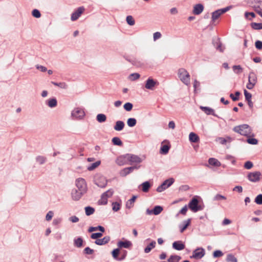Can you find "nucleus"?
Segmentation results:
<instances>
[{
    "label": "nucleus",
    "mask_w": 262,
    "mask_h": 262,
    "mask_svg": "<svg viewBox=\"0 0 262 262\" xmlns=\"http://www.w3.org/2000/svg\"><path fill=\"white\" fill-rule=\"evenodd\" d=\"M190 209L194 212L203 209V207L199 204V200L196 196H194L188 204Z\"/></svg>",
    "instance_id": "nucleus-3"
},
{
    "label": "nucleus",
    "mask_w": 262,
    "mask_h": 262,
    "mask_svg": "<svg viewBox=\"0 0 262 262\" xmlns=\"http://www.w3.org/2000/svg\"><path fill=\"white\" fill-rule=\"evenodd\" d=\"M253 166L252 162L251 161H247L244 164V168L247 169H250Z\"/></svg>",
    "instance_id": "nucleus-57"
},
{
    "label": "nucleus",
    "mask_w": 262,
    "mask_h": 262,
    "mask_svg": "<svg viewBox=\"0 0 262 262\" xmlns=\"http://www.w3.org/2000/svg\"><path fill=\"white\" fill-rule=\"evenodd\" d=\"M185 245L181 241H176L172 243V248L177 250H182L185 248Z\"/></svg>",
    "instance_id": "nucleus-21"
},
{
    "label": "nucleus",
    "mask_w": 262,
    "mask_h": 262,
    "mask_svg": "<svg viewBox=\"0 0 262 262\" xmlns=\"http://www.w3.org/2000/svg\"><path fill=\"white\" fill-rule=\"evenodd\" d=\"M156 245V243L155 241H152L145 249L144 252L146 253H149L151 250L155 248Z\"/></svg>",
    "instance_id": "nucleus-32"
},
{
    "label": "nucleus",
    "mask_w": 262,
    "mask_h": 262,
    "mask_svg": "<svg viewBox=\"0 0 262 262\" xmlns=\"http://www.w3.org/2000/svg\"><path fill=\"white\" fill-rule=\"evenodd\" d=\"M133 107V105L132 103L130 102H126L124 104L123 107L126 111H130Z\"/></svg>",
    "instance_id": "nucleus-52"
},
{
    "label": "nucleus",
    "mask_w": 262,
    "mask_h": 262,
    "mask_svg": "<svg viewBox=\"0 0 262 262\" xmlns=\"http://www.w3.org/2000/svg\"><path fill=\"white\" fill-rule=\"evenodd\" d=\"M208 163L210 165L216 167H218L221 165V163L217 159L213 158H211L209 159Z\"/></svg>",
    "instance_id": "nucleus-33"
},
{
    "label": "nucleus",
    "mask_w": 262,
    "mask_h": 262,
    "mask_svg": "<svg viewBox=\"0 0 262 262\" xmlns=\"http://www.w3.org/2000/svg\"><path fill=\"white\" fill-rule=\"evenodd\" d=\"M84 194L85 193L82 192L78 189H73L71 192V196L74 201H77L79 200Z\"/></svg>",
    "instance_id": "nucleus-11"
},
{
    "label": "nucleus",
    "mask_w": 262,
    "mask_h": 262,
    "mask_svg": "<svg viewBox=\"0 0 262 262\" xmlns=\"http://www.w3.org/2000/svg\"><path fill=\"white\" fill-rule=\"evenodd\" d=\"M247 141L249 144L252 145H256L258 143L257 140L255 138H248Z\"/></svg>",
    "instance_id": "nucleus-60"
},
{
    "label": "nucleus",
    "mask_w": 262,
    "mask_h": 262,
    "mask_svg": "<svg viewBox=\"0 0 262 262\" xmlns=\"http://www.w3.org/2000/svg\"><path fill=\"white\" fill-rule=\"evenodd\" d=\"M48 106L51 108L55 107L57 105V101L56 98L50 99L47 102Z\"/></svg>",
    "instance_id": "nucleus-28"
},
{
    "label": "nucleus",
    "mask_w": 262,
    "mask_h": 262,
    "mask_svg": "<svg viewBox=\"0 0 262 262\" xmlns=\"http://www.w3.org/2000/svg\"><path fill=\"white\" fill-rule=\"evenodd\" d=\"M83 252L86 254H93L94 251L93 249H92L90 247H88L84 249Z\"/></svg>",
    "instance_id": "nucleus-62"
},
{
    "label": "nucleus",
    "mask_w": 262,
    "mask_h": 262,
    "mask_svg": "<svg viewBox=\"0 0 262 262\" xmlns=\"http://www.w3.org/2000/svg\"><path fill=\"white\" fill-rule=\"evenodd\" d=\"M95 184L99 187L104 188L107 185V180L104 177H102L99 179H96Z\"/></svg>",
    "instance_id": "nucleus-19"
},
{
    "label": "nucleus",
    "mask_w": 262,
    "mask_h": 262,
    "mask_svg": "<svg viewBox=\"0 0 262 262\" xmlns=\"http://www.w3.org/2000/svg\"><path fill=\"white\" fill-rule=\"evenodd\" d=\"M189 140L191 142L196 143L199 140V136L195 133L191 132L189 135Z\"/></svg>",
    "instance_id": "nucleus-29"
},
{
    "label": "nucleus",
    "mask_w": 262,
    "mask_h": 262,
    "mask_svg": "<svg viewBox=\"0 0 262 262\" xmlns=\"http://www.w3.org/2000/svg\"><path fill=\"white\" fill-rule=\"evenodd\" d=\"M226 198L225 196L219 194H217L216 195H215L213 198L214 201H219V200H226Z\"/></svg>",
    "instance_id": "nucleus-63"
},
{
    "label": "nucleus",
    "mask_w": 262,
    "mask_h": 262,
    "mask_svg": "<svg viewBox=\"0 0 262 262\" xmlns=\"http://www.w3.org/2000/svg\"><path fill=\"white\" fill-rule=\"evenodd\" d=\"M181 257L178 255H171L168 259V262H179Z\"/></svg>",
    "instance_id": "nucleus-42"
},
{
    "label": "nucleus",
    "mask_w": 262,
    "mask_h": 262,
    "mask_svg": "<svg viewBox=\"0 0 262 262\" xmlns=\"http://www.w3.org/2000/svg\"><path fill=\"white\" fill-rule=\"evenodd\" d=\"M112 143L114 145L118 146H122L123 143L119 137H114L112 139Z\"/></svg>",
    "instance_id": "nucleus-38"
},
{
    "label": "nucleus",
    "mask_w": 262,
    "mask_h": 262,
    "mask_svg": "<svg viewBox=\"0 0 262 262\" xmlns=\"http://www.w3.org/2000/svg\"><path fill=\"white\" fill-rule=\"evenodd\" d=\"M117 245L118 248L120 249L123 248L128 249L132 246V243L130 241L128 240H125L124 241H120L117 243Z\"/></svg>",
    "instance_id": "nucleus-16"
},
{
    "label": "nucleus",
    "mask_w": 262,
    "mask_h": 262,
    "mask_svg": "<svg viewBox=\"0 0 262 262\" xmlns=\"http://www.w3.org/2000/svg\"><path fill=\"white\" fill-rule=\"evenodd\" d=\"M99 230L101 232H104L105 231L104 228L102 226H98L97 227H91L89 228L88 231L89 232H92L95 231Z\"/></svg>",
    "instance_id": "nucleus-30"
},
{
    "label": "nucleus",
    "mask_w": 262,
    "mask_h": 262,
    "mask_svg": "<svg viewBox=\"0 0 262 262\" xmlns=\"http://www.w3.org/2000/svg\"><path fill=\"white\" fill-rule=\"evenodd\" d=\"M140 167V166H134L124 168L120 171V176H121L122 177H125L127 174L133 172L134 170L139 169Z\"/></svg>",
    "instance_id": "nucleus-13"
},
{
    "label": "nucleus",
    "mask_w": 262,
    "mask_h": 262,
    "mask_svg": "<svg viewBox=\"0 0 262 262\" xmlns=\"http://www.w3.org/2000/svg\"><path fill=\"white\" fill-rule=\"evenodd\" d=\"M244 95L245 96V99L248 102V104L250 108L252 110L253 107V103L251 100L252 95L249 93L247 90H244Z\"/></svg>",
    "instance_id": "nucleus-17"
},
{
    "label": "nucleus",
    "mask_w": 262,
    "mask_h": 262,
    "mask_svg": "<svg viewBox=\"0 0 262 262\" xmlns=\"http://www.w3.org/2000/svg\"><path fill=\"white\" fill-rule=\"evenodd\" d=\"M140 74L137 73L131 74L129 75V78L132 80H135L140 78Z\"/></svg>",
    "instance_id": "nucleus-58"
},
{
    "label": "nucleus",
    "mask_w": 262,
    "mask_h": 262,
    "mask_svg": "<svg viewBox=\"0 0 262 262\" xmlns=\"http://www.w3.org/2000/svg\"><path fill=\"white\" fill-rule=\"evenodd\" d=\"M178 74L179 78L183 83L187 85L190 83V75L186 70L184 68L180 69Z\"/></svg>",
    "instance_id": "nucleus-2"
},
{
    "label": "nucleus",
    "mask_w": 262,
    "mask_h": 262,
    "mask_svg": "<svg viewBox=\"0 0 262 262\" xmlns=\"http://www.w3.org/2000/svg\"><path fill=\"white\" fill-rule=\"evenodd\" d=\"M226 260L228 262H237V258L232 254L227 255Z\"/></svg>",
    "instance_id": "nucleus-44"
},
{
    "label": "nucleus",
    "mask_w": 262,
    "mask_h": 262,
    "mask_svg": "<svg viewBox=\"0 0 262 262\" xmlns=\"http://www.w3.org/2000/svg\"><path fill=\"white\" fill-rule=\"evenodd\" d=\"M53 212L52 211H49L46 216V220L48 221H50L52 219V217L53 216Z\"/></svg>",
    "instance_id": "nucleus-61"
},
{
    "label": "nucleus",
    "mask_w": 262,
    "mask_h": 262,
    "mask_svg": "<svg viewBox=\"0 0 262 262\" xmlns=\"http://www.w3.org/2000/svg\"><path fill=\"white\" fill-rule=\"evenodd\" d=\"M254 202L258 205H262V194L257 195L255 198Z\"/></svg>",
    "instance_id": "nucleus-53"
},
{
    "label": "nucleus",
    "mask_w": 262,
    "mask_h": 262,
    "mask_svg": "<svg viewBox=\"0 0 262 262\" xmlns=\"http://www.w3.org/2000/svg\"><path fill=\"white\" fill-rule=\"evenodd\" d=\"M230 9V7H227L224 8L218 9L212 13L211 20L212 22H214L220 16L227 12Z\"/></svg>",
    "instance_id": "nucleus-5"
},
{
    "label": "nucleus",
    "mask_w": 262,
    "mask_h": 262,
    "mask_svg": "<svg viewBox=\"0 0 262 262\" xmlns=\"http://www.w3.org/2000/svg\"><path fill=\"white\" fill-rule=\"evenodd\" d=\"M126 156L127 160H128L130 164L133 163H140L142 162V159L138 156L127 154Z\"/></svg>",
    "instance_id": "nucleus-10"
},
{
    "label": "nucleus",
    "mask_w": 262,
    "mask_h": 262,
    "mask_svg": "<svg viewBox=\"0 0 262 262\" xmlns=\"http://www.w3.org/2000/svg\"><path fill=\"white\" fill-rule=\"evenodd\" d=\"M102 236V233L101 232H96L92 233L91 235V237L92 239H95L96 240L99 239V238L101 237Z\"/></svg>",
    "instance_id": "nucleus-54"
},
{
    "label": "nucleus",
    "mask_w": 262,
    "mask_h": 262,
    "mask_svg": "<svg viewBox=\"0 0 262 262\" xmlns=\"http://www.w3.org/2000/svg\"><path fill=\"white\" fill-rule=\"evenodd\" d=\"M174 181V180L173 178H170L166 180L157 187V191L159 192H162L167 188L170 186L173 183Z\"/></svg>",
    "instance_id": "nucleus-6"
},
{
    "label": "nucleus",
    "mask_w": 262,
    "mask_h": 262,
    "mask_svg": "<svg viewBox=\"0 0 262 262\" xmlns=\"http://www.w3.org/2000/svg\"><path fill=\"white\" fill-rule=\"evenodd\" d=\"M233 131L244 136H250L252 133L250 126L246 124H244L235 126Z\"/></svg>",
    "instance_id": "nucleus-1"
},
{
    "label": "nucleus",
    "mask_w": 262,
    "mask_h": 262,
    "mask_svg": "<svg viewBox=\"0 0 262 262\" xmlns=\"http://www.w3.org/2000/svg\"><path fill=\"white\" fill-rule=\"evenodd\" d=\"M101 163L100 161H97L95 162V163H92L88 167V169L90 171H92L95 169L96 167H97L99 165H100Z\"/></svg>",
    "instance_id": "nucleus-41"
},
{
    "label": "nucleus",
    "mask_w": 262,
    "mask_h": 262,
    "mask_svg": "<svg viewBox=\"0 0 262 262\" xmlns=\"http://www.w3.org/2000/svg\"><path fill=\"white\" fill-rule=\"evenodd\" d=\"M191 220L190 219L183 221V224L179 226L180 231L181 233H183L185 230L187 229L188 226L190 225Z\"/></svg>",
    "instance_id": "nucleus-25"
},
{
    "label": "nucleus",
    "mask_w": 262,
    "mask_h": 262,
    "mask_svg": "<svg viewBox=\"0 0 262 262\" xmlns=\"http://www.w3.org/2000/svg\"><path fill=\"white\" fill-rule=\"evenodd\" d=\"M205 254V249L203 248H197L193 252L192 255L190 256L191 258L200 259L202 258Z\"/></svg>",
    "instance_id": "nucleus-7"
},
{
    "label": "nucleus",
    "mask_w": 262,
    "mask_h": 262,
    "mask_svg": "<svg viewBox=\"0 0 262 262\" xmlns=\"http://www.w3.org/2000/svg\"><path fill=\"white\" fill-rule=\"evenodd\" d=\"M128 162V160H127L126 154L119 156L116 161V163L120 166L126 164Z\"/></svg>",
    "instance_id": "nucleus-18"
},
{
    "label": "nucleus",
    "mask_w": 262,
    "mask_h": 262,
    "mask_svg": "<svg viewBox=\"0 0 262 262\" xmlns=\"http://www.w3.org/2000/svg\"><path fill=\"white\" fill-rule=\"evenodd\" d=\"M111 239V237L109 236H104L103 238L97 239L95 241V244L102 246L107 244Z\"/></svg>",
    "instance_id": "nucleus-20"
},
{
    "label": "nucleus",
    "mask_w": 262,
    "mask_h": 262,
    "mask_svg": "<svg viewBox=\"0 0 262 262\" xmlns=\"http://www.w3.org/2000/svg\"><path fill=\"white\" fill-rule=\"evenodd\" d=\"M114 191L112 189H110L106 191V192L102 193L104 195H105L106 198H110L112 196L113 194Z\"/></svg>",
    "instance_id": "nucleus-59"
},
{
    "label": "nucleus",
    "mask_w": 262,
    "mask_h": 262,
    "mask_svg": "<svg viewBox=\"0 0 262 262\" xmlns=\"http://www.w3.org/2000/svg\"><path fill=\"white\" fill-rule=\"evenodd\" d=\"M47 160V158L43 156H37L36 158V161L39 164H44Z\"/></svg>",
    "instance_id": "nucleus-45"
},
{
    "label": "nucleus",
    "mask_w": 262,
    "mask_h": 262,
    "mask_svg": "<svg viewBox=\"0 0 262 262\" xmlns=\"http://www.w3.org/2000/svg\"><path fill=\"white\" fill-rule=\"evenodd\" d=\"M98 202L99 204L106 205L107 203V198L102 194Z\"/></svg>",
    "instance_id": "nucleus-50"
},
{
    "label": "nucleus",
    "mask_w": 262,
    "mask_h": 262,
    "mask_svg": "<svg viewBox=\"0 0 262 262\" xmlns=\"http://www.w3.org/2000/svg\"><path fill=\"white\" fill-rule=\"evenodd\" d=\"M75 185L79 191L86 193L87 191V185L85 180L83 178H78L75 181Z\"/></svg>",
    "instance_id": "nucleus-4"
},
{
    "label": "nucleus",
    "mask_w": 262,
    "mask_h": 262,
    "mask_svg": "<svg viewBox=\"0 0 262 262\" xmlns=\"http://www.w3.org/2000/svg\"><path fill=\"white\" fill-rule=\"evenodd\" d=\"M137 198V196L133 195L130 199L128 200L126 203V207L128 209L132 208Z\"/></svg>",
    "instance_id": "nucleus-27"
},
{
    "label": "nucleus",
    "mask_w": 262,
    "mask_h": 262,
    "mask_svg": "<svg viewBox=\"0 0 262 262\" xmlns=\"http://www.w3.org/2000/svg\"><path fill=\"white\" fill-rule=\"evenodd\" d=\"M204 8V7L202 4H196L193 7V13L195 15H199L203 12Z\"/></svg>",
    "instance_id": "nucleus-22"
},
{
    "label": "nucleus",
    "mask_w": 262,
    "mask_h": 262,
    "mask_svg": "<svg viewBox=\"0 0 262 262\" xmlns=\"http://www.w3.org/2000/svg\"><path fill=\"white\" fill-rule=\"evenodd\" d=\"M170 146L168 145H164L160 148V153L162 154H166L168 152Z\"/></svg>",
    "instance_id": "nucleus-40"
},
{
    "label": "nucleus",
    "mask_w": 262,
    "mask_h": 262,
    "mask_svg": "<svg viewBox=\"0 0 262 262\" xmlns=\"http://www.w3.org/2000/svg\"><path fill=\"white\" fill-rule=\"evenodd\" d=\"M233 71L236 74H239L242 72L243 69L239 65H235L233 66Z\"/></svg>",
    "instance_id": "nucleus-49"
},
{
    "label": "nucleus",
    "mask_w": 262,
    "mask_h": 262,
    "mask_svg": "<svg viewBox=\"0 0 262 262\" xmlns=\"http://www.w3.org/2000/svg\"><path fill=\"white\" fill-rule=\"evenodd\" d=\"M126 20L127 23L130 26H133L135 24V20L131 15H128L126 17Z\"/></svg>",
    "instance_id": "nucleus-48"
},
{
    "label": "nucleus",
    "mask_w": 262,
    "mask_h": 262,
    "mask_svg": "<svg viewBox=\"0 0 262 262\" xmlns=\"http://www.w3.org/2000/svg\"><path fill=\"white\" fill-rule=\"evenodd\" d=\"M200 108L207 115H212L215 117H219L216 114L214 113V110L207 106H201Z\"/></svg>",
    "instance_id": "nucleus-23"
},
{
    "label": "nucleus",
    "mask_w": 262,
    "mask_h": 262,
    "mask_svg": "<svg viewBox=\"0 0 262 262\" xmlns=\"http://www.w3.org/2000/svg\"><path fill=\"white\" fill-rule=\"evenodd\" d=\"M261 173L259 171L249 172L247 176L248 179L252 182H259L261 179Z\"/></svg>",
    "instance_id": "nucleus-9"
},
{
    "label": "nucleus",
    "mask_w": 262,
    "mask_h": 262,
    "mask_svg": "<svg viewBox=\"0 0 262 262\" xmlns=\"http://www.w3.org/2000/svg\"><path fill=\"white\" fill-rule=\"evenodd\" d=\"M32 15L35 18H39L41 16V14L37 9H34L32 12Z\"/></svg>",
    "instance_id": "nucleus-56"
},
{
    "label": "nucleus",
    "mask_w": 262,
    "mask_h": 262,
    "mask_svg": "<svg viewBox=\"0 0 262 262\" xmlns=\"http://www.w3.org/2000/svg\"><path fill=\"white\" fill-rule=\"evenodd\" d=\"M213 255L214 257H219L223 255V253L220 250H216L213 252Z\"/></svg>",
    "instance_id": "nucleus-64"
},
{
    "label": "nucleus",
    "mask_w": 262,
    "mask_h": 262,
    "mask_svg": "<svg viewBox=\"0 0 262 262\" xmlns=\"http://www.w3.org/2000/svg\"><path fill=\"white\" fill-rule=\"evenodd\" d=\"M124 123L122 121H117L114 127V129L117 131L122 130L124 127Z\"/></svg>",
    "instance_id": "nucleus-26"
},
{
    "label": "nucleus",
    "mask_w": 262,
    "mask_h": 262,
    "mask_svg": "<svg viewBox=\"0 0 262 262\" xmlns=\"http://www.w3.org/2000/svg\"><path fill=\"white\" fill-rule=\"evenodd\" d=\"M52 84L55 86H59V88L61 89H66L68 88L67 84L65 82H56L54 81L51 82Z\"/></svg>",
    "instance_id": "nucleus-43"
},
{
    "label": "nucleus",
    "mask_w": 262,
    "mask_h": 262,
    "mask_svg": "<svg viewBox=\"0 0 262 262\" xmlns=\"http://www.w3.org/2000/svg\"><path fill=\"white\" fill-rule=\"evenodd\" d=\"M96 119L99 123H102L106 121V117L103 114H99L97 115Z\"/></svg>",
    "instance_id": "nucleus-35"
},
{
    "label": "nucleus",
    "mask_w": 262,
    "mask_h": 262,
    "mask_svg": "<svg viewBox=\"0 0 262 262\" xmlns=\"http://www.w3.org/2000/svg\"><path fill=\"white\" fill-rule=\"evenodd\" d=\"M85 211L86 215L89 216L94 213L95 209L92 207L87 206L85 208Z\"/></svg>",
    "instance_id": "nucleus-46"
},
{
    "label": "nucleus",
    "mask_w": 262,
    "mask_h": 262,
    "mask_svg": "<svg viewBox=\"0 0 262 262\" xmlns=\"http://www.w3.org/2000/svg\"><path fill=\"white\" fill-rule=\"evenodd\" d=\"M163 209L162 206L158 205L156 206L152 209L153 214L156 215H158L163 211Z\"/></svg>",
    "instance_id": "nucleus-36"
},
{
    "label": "nucleus",
    "mask_w": 262,
    "mask_h": 262,
    "mask_svg": "<svg viewBox=\"0 0 262 262\" xmlns=\"http://www.w3.org/2000/svg\"><path fill=\"white\" fill-rule=\"evenodd\" d=\"M83 242V241L81 237H78L74 241V245L78 248L82 246Z\"/></svg>",
    "instance_id": "nucleus-37"
},
{
    "label": "nucleus",
    "mask_w": 262,
    "mask_h": 262,
    "mask_svg": "<svg viewBox=\"0 0 262 262\" xmlns=\"http://www.w3.org/2000/svg\"><path fill=\"white\" fill-rule=\"evenodd\" d=\"M248 81L256 84L257 81V77L253 72H250L248 77Z\"/></svg>",
    "instance_id": "nucleus-31"
},
{
    "label": "nucleus",
    "mask_w": 262,
    "mask_h": 262,
    "mask_svg": "<svg viewBox=\"0 0 262 262\" xmlns=\"http://www.w3.org/2000/svg\"><path fill=\"white\" fill-rule=\"evenodd\" d=\"M158 82L152 78H149L147 79L145 84V88L146 89L153 90L155 86L157 84Z\"/></svg>",
    "instance_id": "nucleus-14"
},
{
    "label": "nucleus",
    "mask_w": 262,
    "mask_h": 262,
    "mask_svg": "<svg viewBox=\"0 0 262 262\" xmlns=\"http://www.w3.org/2000/svg\"><path fill=\"white\" fill-rule=\"evenodd\" d=\"M113 210L114 211H117L120 209V205L117 202H113L112 204Z\"/></svg>",
    "instance_id": "nucleus-55"
},
{
    "label": "nucleus",
    "mask_w": 262,
    "mask_h": 262,
    "mask_svg": "<svg viewBox=\"0 0 262 262\" xmlns=\"http://www.w3.org/2000/svg\"><path fill=\"white\" fill-rule=\"evenodd\" d=\"M137 123V120L136 119L133 118H129L127 119V124L129 127H133L136 125Z\"/></svg>",
    "instance_id": "nucleus-39"
},
{
    "label": "nucleus",
    "mask_w": 262,
    "mask_h": 262,
    "mask_svg": "<svg viewBox=\"0 0 262 262\" xmlns=\"http://www.w3.org/2000/svg\"><path fill=\"white\" fill-rule=\"evenodd\" d=\"M248 4L252 7L255 11L262 8V1L258 0H249Z\"/></svg>",
    "instance_id": "nucleus-12"
},
{
    "label": "nucleus",
    "mask_w": 262,
    "mask_h": 262,
    "mask_svg": "<svg viewBox=\"0 0 262 262\" xmlns=\"http://www.w3.org/2000/svg\"><path fill=\"white\" fill-rule=\"evenodd\" d=\"M151 186V185L148 181H145L139 186V188L141 187V190L143 192H147L149 191Z\"/></svg>",
    "instance_id": "nucleus-24"
},
{
    "label": "nucleus",
    "mask_w": 262,
    "mask_h": 262,
    "mask_svg": "<svg viewBox=\"0 0 262 262\" xmlns=\"http://www.w3.org/2000/svg\"><path fill=\"white\" fill-rule=\"evenodd\" d=\"M251 27L254 30L262 29V24L257 23H252L251 24Z\"/></svg>",
    "instance_id": "nucleus-47"
},
{
    "label": "nucleus",
    "mask_w": 262,
    "mask_h": 262,
    "mask_svg": "<svg viewBox=\"0 0 262 262\" xmlns=\"http://www.w3.org/2000/svg\"><path fill=\"white\" fill-rule=\"evenodd\" d=\"M120 251V249L119 248L115 249L112 251V255L113 257L115 259L118 260V261H119V258L118 256H119Z\"/></svg>",
    "instance_id": "nucleus-34"
},
{
    "label": "nucleus",
    "mask_w": 262,
    "mask_h": 262,
    "mask_svg": "<svg viewBox=\"0 0 262 262\" xmlns=\"http://www.w3.org/2000/svg\"><path fill=\"white\" fill-rule=\"evenodd\" d=\"M241 93L239 91H236L235 93V97H234V95L233 94H230V97L232 99L233 101H236L239 99V96Z\"/></svg>",
    "instance_id": "nucleus-51"
},
{
    "label": "nucleus",
    "mask_w": 262,
    "mask_h": 262,
    "mask_svg": "<svg viewBox=\"0 0 262 262\" xmlns=\"http://www.w3.org/2000/svg\"><path fill=\"white\" fill-rule=\"evenodd\" d=\"M72 116L76 119H81L85 116V112L83 108L76 107L74 108L71 113Z\"/></svg>",
    "instance_id": "nucleus-8"
},
{
    "label": "nucleus",
    "mask_w": 262,
    "mask_h": 262,
    "mask_svg": "<svg viewBox=\"0 0 262 262\" xmlns=\"http://www.w3.org/2000/svg\"><path fill=\"white\" fill-rule=\"evenodd\" d=\"M84 8L83 7H79L75 12H74L72 15L71 19L72 21L77 20L81 14L83 12Z\"/></svg>",
    "instance_id": "nucleus-15"
}]
</instances>
